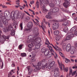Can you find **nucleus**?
Listing matches in <instances>:
<instances>
[{"label":"nucleus","instance_id":"nucleus-42","mask_svg":"<svg viewBox=\"0 0 77 77\" xmlns=\"http://www.w3.org/2000/svg\"><path fill=\"white\" fill-rule=\"evenodd\" d=\"M52 67H53L51 66L50 64L48 66V69H51V68H52Z\"/></svg>","mask_w":77,"mask_h":77},{"label":"nucleus","instance_id":"nucleus-24","mask_svg":"<svg viewBox=\"0 0 77 77\" xmlns=\"http://www.w3.org/2000/svg\"><path fill=\"white\" fill-rule=\"evenodd\" d=\"M34 42H35V44L39 43V41H38V38H36L34 41Z\"/></svg>","mask_w":77,"mask_h":77},{"label":"nucleus","instance_id":"nucleus-45","mask_svg":"<svg viewBox=\"0 0 77 77\" xmlns=\"http://www.w3.org/2000/svg\"><path fill=\"white\" fill-rule=\"evenodd\" d=\"M23 46V44H20L18 48L19 49H22V47Z\"/></svg>","mask_w":77,"mask_h":77},{"label":"nucleus","instance_id":"nucleus-26","mask_svg":"<svg viewBox=\"0 0 77 77\" xmlns=\"http://www.w3.org/2000/svg\"><path fill=\"white\" fill-rule=\"evenodd\" d=\"M49 5V6H50V7H51V8H53L54 7L55 5L54 3H50Z\"/></svg>","mask_w":77,"mask_h":77},{"label":"nucleus","instance_id":"nucleus-12","mask_svg":"<svg viewBox=\"0 0 77 77\" xmlns=\"http://www.w3.org/2000/svg\"><path fill=\"white\" fill-rule=\"evenodd\" d=\"M27 27L28 28H32L33 27V22L31 21L29 22L27 24Z\"/></svg>","mask_w":77,"mask_h":77},{"label":"nucleus","instance_id":"nucleus-40","mask_svg":"<svg viewBox=\"0 0 77 77\" xmlns=\"http://www.w3.org/2000/svg\"><path fill=\"white\" fill-rule=\"evenodd\" d=\"M36 69L37 70H39L41 69V67L39 66L36 65Z\"/></svg>","mask_w":77,"mask_h":77},{"label":"nucleus","instance_id":"nucleus-33","mask_svg":"<svg viewBox=\"0 0 77 77\" xmlns=\"http://www.w3.org/2000/svg\"><path fill=\"white\" fill-rule=\"evenodd\" d=\"M55 9V12L56 13H57V12H59V8L57 7H54Z\"/></svg>","mask_w":77,"mask_h":77},{"label":"nucleus","instance_id":"nucleus-60","mask_svg":"<svg viewBox=\"0 0 77 77\" xmlns=\"http://www.w3.org/2000/svg\"><path fill=\"white\" fill-rule=\"evenodd\" d=\"M77 68V66H73L72 67L73 69H76Z\"/></svg>","mask_w":77,"mask_h":77},{"label":"nucleus","instance_id":"nucleus-41","mask_svg":"<svg viewBox=\"0 0 77 77\" xmlns=\"http://www.w3.org/2000/svg\"><path fill=\"white\" fill-rule=\"evenodd\" d=\"M21 55L22 57H25V56H26V54L25 53H22L21 54Z\"/></svg>","mask_w":77,"mask_h":77},{"label":"nucleus","instance_id":"nucleus-14","mask_svg":"<svg viewBox=\"0 0 77 77\" xmlns=\"http://www.w3.org/2000/svg\"><path fill=\"white\" fill-rule=\"evenodd\" d=\"M62 36H63V35H62V34H59V35L57 36L56 38V40L57 41H59L62 38Z\"/></svg>","mask_w":77,"mask_h":77},{"label":"nucleus","instance_id":"nucleus-5","mask_svg":"<svg viewBox=\"0 0 77 77\" xmlns=\"http://www.w3.org/2000/svg\"><path fill=\"white\" fill-rule=\"evenodd\" d=\"M59 27V23L58 22L54 23L52 25V29L54 30H57Z\"/></svg>","mask_w":77,"mask_h":77},{"label":"nucleus","instance_id":"nucleus-48","mask_svg":"<svg viewBox=\"0 0 77 77\" xmlns=\"http://www.w3.org/2000/svg\"><path fill=\"white\" fill-rule=\"evenodd\" d=\"M70 36L71 37V38H72V37H74V34L70 32Z\"/></svg>","mask_w":77,"mask_h":77},{"label":"nucleus","instance_id":"nucleus-31","mask_svg":"<svg viewBox=\"0 0 77 77\" xmlns=\"http://www.w3.org/2000/svg\"><path fill=\"white\" fill-rule=\"evenodd\" d=\"M47 56V57L48 58H50L51 57V56H52V55L51 53H49L47 55H46Z\"/></svg>","mask_w":77,"mask_h":77},{"label":"nucleus","instance_id":"nucleus-56","mask_svg":"<svg viewBox=\"0 0 77 77\" xmlns=\"http://www.w3.org/2000/svg\"><path fill=\"white\" fill-rule=\"evenodd\" d=\"M72 16L73 17L75 18V13H73L72 14Z\"/></svg>","mask_w":77,"mask_h":77},{"label":"nucleus","instance_id":"nucleus-59","mask_svg":"<svg viewBox=\"0 0 77 77\" xmlns=\"http://www.w3.org/2000/svg\"><path fill=\"white\" fill-rule=\"evenodd\" d=\"M34 23L36 26H40V25H39L36 22H34Z\"/></svg>","mask_w":77,"mask_h":77},{"label":"nucleus","instance_id":"nucleus-9","mask_svg":"<svg viewBox=\"0 0 77 77\" xmlns=\"http://www.w3.org/2000/svg\"><path fill=\"white\" fill-rule=\"evenodd\" d=\"M74 46L71 47L70 51L71 54H74L75 53V51L74 49Z\"/></svg>","mask_w":77,"mask_h":77},{"label":"nucleus","instance_id":"nucleus-37","mask_svg":"<svg viewBox=\"0 0 77 77\" xmlns=\"http://www.w3.org/2000/svg\"><path fill=\"white\" fill-rule=\"evenodd\" d=\"M55 3L56 5H57V6H58V5H59V4H60V3L57 1V0H55Z\"/></svg>","mask_w":77,"mask_h":77},{"label":"nucleus","instance_id":"nucleus-62","mask_svg":"<svg viewBox=\"0 0 77 77\" xmlns=\"http://www.w3.org/2000/svg\"><path fill=\"white\" fill-rule=\"evenodd\" d=\"M55 70H56V71H57V72H58V71H59V68H56L55 69Z\"/></svg>","mask_w":77,"mask_h":77},{"label":"nucleus","instance_id":"nucleus-32","mask_svg":"<svg viewBox=\"0 0 77 77\" xmlns=\"http://www.w3.org/2000/svg\"><path fill=\"white\" fill-rule=\"evenodd\" d=\"M54 76L55 77H60V75H59V73L56 74L54 73Z\"/></svg>","mask_w":77,"mask_h":77},{"label":"nucleus","instance_id":"nucleus-20","mask_svg":"<svg viewBox=\"0 0 77 77\" xmlns=\"http://www.w3.org/2000/svg\"><path fill=\"white\" fill-rule=\"evenodd\" d=\"M76 27H73L70 29V32H74L76 30Z\"/></svg>","mask_w":77,"mask_h":77},{"label":"nucleus","instance_id":"nucleus-53","mask_svg":"<svg viewBox=\"0 0 77 77\" xmlns=\"http://www.w3.org/2000/svg\"><path fill=\"white\" fill-rule=\"evenodd\" d=\"M32 47H29V48L28 49V50L29 51V52H30V51H32Z\"/></svg>","mask_w":77,"mask_h":77},{"label":"nucleus","instance_id":"nucleus-25","mask_svg":"<svg viewBox=\"0 0 77 77\" xmlns=\"http://www.w3.org/2000/svg\"><path fill=\"white\" fill-rule=\"evenodd\" d=\"M54 35H58L59 33V31L58 30H56L54 32Z\"/></svg>","mask_w":77,"mask_h":77},{"label":"nucleus","instance_id":"nucleus-13","mask_svg":"<svg viewBox=\"0 0 77 77\" xmlns=\"http://www.w3.org/2000/svg\"><path fill=\"white\" fill-rule=\"evenodd\" d=\"M63 26H68L69 25V21H64L62 24Z\"/></svg>","mask_w":77,"mask_h":77},{"label":"nucleus","instance_id":"nucleus-2","mask_svg":"<svg viewBox=\"0 0 77 77\" xmlns=\"http://www.w3.org/2000/svg\"><path fill=\"white\" fill-rule=\"evenodd\" d=\"M22 16V13L16 10L15 11V13L13 14V15H11V18L12 20H14V19H17L18 18H21Z\"/></svg>","mask_w":77,"mask_h":77},{"label":"nucleus","instance_id":"nucleus-58","mask_svg":"<svg viewBox=\"0 0 77 77\" xmlns=\"http://www.w3.org/2000/svg\"><path fill=\"white\" fill-rule=\"evenodd\" d=\"M15 63H13L12 65H11V66L12 67H15Z\"/></svg>","mask_w":77,"mask_h":77},{"label":"nucleus","instance_id":"nucleus-34","mask_svg":"<svg viewBox=\"0 0 77 77\" xmlns=\"http://www.w3.org/2000/svg\"><path fill=\"white\" fill-rule=\"evenodd\" d=\"M3 31H4V32H5L6 33V32H8L9 31L8 30V28H4L3 29Z\"/></svg>","mask_w":77,"mask_h":77},{"label":"nucleus","instance_id":"nucleus-22","mask_svg":"<svg viewBox=\"0 0 77 77\" xmlns=\"http://www.w3.org/2000/svg\"><path fill=\"white\" fill-rule=\"evenodd\" d=\"M31 29L32 28H29L26 29H25V31H26V32H27L28 33H30V32L32 31Z\"/></svg>","mask_w":77,"mask_h":77},{"label":"nucleus","instance_id":"nucleus-15","mask_svg":"<svg viewBox=\"0 0 77 77\" xmlns=\"http://www.w3.org/2000/svg\"><path fill=\"white\" fill-rule=\"evenodd\" d=\"M45 17L46 18H48V19H53V17L51 16V15H50V13H48V14Z\"/></svg>","mask_w":77,"mask_h":77},{"label":"nucleus","instance_id":"nucleus-50","mask_svg":"<svg viewBox=\"0 0 77 77\" xmlns=\"http://www.w3.org/2000/svg\"><path fill=\"white\" fill-rule=\"evenodd\" d=\"M59 53L60 54V56H62V57H64V55L62 53V52H59Z\"/></svg>","mask_w":77,"mask_h":77},{"label":"nucleus","instance_id":"nucleus-8","mask_svg":"<svg viewBox=\"0 0 77 77\" xmlns=\"http://www.w3.org/2000/svg\"><path fill=\"white\" fill-rule=\"evenodd\" d=\"M40 1V5L41 8H45V1L44 0H39Z\"/></svg>","mask_w":77,"mask_h":77},{"label":"nucleus","instance_id":"nucleus-51","mask_svg":"<svg viewBox=\"0 0 77 77\" xmlns=\"http://www.w3.org/2000/svg\"><path fill=\"white\" fill-rule=\"evenodd\" d=\"M41 64H42L41 62H38L37 63V65H38L37 66H40Z\"/></svg>","mask_w":77,"mask_h":77},{"label":"nucleus","instance_id":"nucleus-19","mask_svg":"<svg viewBox=\"0 0 77 77\" xmlns=\"http://www.w3.org/2000/svg\"><path fill=\"white\" fill-rule=\"evenodd\" d=\"M41 45V44L40 43H38L37 44L35 45V48L36 49H38L40 48V46Z\"/></svg>","mask_w":77,"mask_h":77},{"label":"nucleus","instance_id":"nucleus-29","mask_svg":"<svg viewBox=\"0 0 77 77\" xmlns=\"http://www.w3.org/2000/svg\"><path fill=\"white\" fill-rule=\"evenodd\" d=\"M56 51H62V50L60 48H59L58 47L56 46V49H55Z\"/></svg>","mask_w":77,"mask_h":77},{"label":"nucleus","instance_id":"nucleus-10","mask_svg":"<svg viewBox=\"0 0 77 77\" xmlns=\"http://www.w3.org/2000/svg\"><path fill=\"white\" fill-rule=\"evenodd\" d=\"M71 44H68L67 45V46H66V50L67 52H69V50H71Z\"/></svg>","mask_w":77,"mask_h":77},{"label":"nucleus","instance_id":"nucleus-30","mask_svg":"<svg viewBox=\"0 0 77 77\" xmlns=\"http://www.w3.org/2000/svg\"><path fill=\"white\" fill-rule=\"evenodd\" d=\"M68 30V27H64L63 29V30L64 32H67Z\"/></svg>","mask_w":77,"mask_h":77},{"label":"nucleus","instance_id":"nucleus-54","mask_svg":"<svg viewBox=\"0 0 77 77\" xmlns=\"http://www.w3.org/2000/svg\"><path fill=\"white\" fill-rule=\"evenodd\" d=\"M50 21H51V22H56V20H50Z\"/></svg>","mask_w":77,"mask_h":77},{"label":"nucleus","instance_id":"nucleus-7","mask_svg":"<svg viewBox=\"0 0 77 77\" xmlns=\"http://www.w3.org/2000/svg\"><path fill=\"white\" fill-rule=\"evenodd\" d=\"M25 69H26V70H27V69H28L29 75H30V74H32V72L33 71V70L30 66H27L26 68Z\"/></svg>","mask_w":77,"mask_h":77},{"label":"nucleus","instance_id":"nucleus-6","mask_svg":"<svg viewBox=\"0 0 77 77\" xmlns=\"http://www.w3.org/2000/svg\"><path fill=\"white\" fill-rule=\"evenodd\" d=\"M65 2L63 4V5L66 8L67 7L71 5V3L69 2L70 0H64Z\"/></svg>","mask_w":77,"mask_h":77},{"label":"nucleus","instance_id":"nucleus-38","mask_svg":"<svg viewBox=\"0 0 77 77\" xmlns=\"http://www.w3.org/2000/svg\"><path fill=\"white\" fill-rule=\"evenodd\" d=\"M42 69H47V66H46V65H45L42 66Z\"/></svg>","mask_w":77,"mask_h":77},{"label":"nucleus","instance_id":"nucleus-17","mask_svg":"<svg viewBox=\"0 0 77 77\" xmlns=\"http://www.w3.org/2000/svg\"><path fill=\"white\" fill-rule=\"evenodd\" d=\"M4 14V15H5V14H6L7 16L11 15V14L10 13V12H9V11H5Z\"/></svg>","mask_w":77,"mask_h":77},{"label":"nucleus","instance_id":"nucleus-47","mask_svg":"<svg viewBox=\"0 0 77 77\" xmlns=\"http://www.w3.org/2000/svg\"><path fill=\"white\" fill-rule=\"evenodd\" d=\"M46 49H45V48H43L41 50V51L42 53H44L45 52V50H46Z\"/></svg>","mask_w":77,"mask_h":77},{"label":"nucleus","instance_id":"nucleus-16","mask_svg":"<svg viewBox=\"0 0 77 77\" xmlns=\"http://www.w3.org/2000/svg\"><path fill=\"white\" fill-rule=\"evenodd\" d=\"M70 35H71L70 32H69L67 33V35L66 37V40H69L71 39V37L70 36Z\"/></svg>","mask_w":77,"mask_h":77},{"label":"nucleus","instance_id":"nucleus-61","mask_svg":"<svg viewBox=\"0 0 77 77\" xmlns=\"http://www.w3.org/2000/svg\"><path fill=\"white\" fill-rule=\"evenodd\" d=\"M2 8H7V6H5V5H2Z\"/></svg>","mask_w":77,"mask_h":77},{"label":"nucleus","instance_id":"nucleus-57","mask_svg":"<svg viewBox=\"0 0 77 77\" xmlns=\"http://www.w3.org/2000/svg\"><path fill=\"white\" fill-rule=\"evenodd\" d=\"M76 72H77V71H74L72 73V75H75V74L76 73Z\"/></svg>","mask_w":77,"mask_h":77},{"label":"nucleus","instance_id":"nucleus-11","mask_svg":"<svg viewBox=\"0 0 77 77\" xmlns=\"http://www.w3.org/2000/svg\"><path fill=\"white\" fill-rule=\"evenodd\" d=\"M28 43H30L32 42V39L33 38V35H29L28 37Z\"/></svg>","mask_w":77,"mask_h":77},{"label":"nucleus","instance_id":"nucleus-64","mask_svg":"<svg viewBox=\"0 0 77 77\" xmlns=\"http://www.w3.org/2000/svg\"><path fill=\"white\" fill-rule=\"evenodd\" d=\"M75 35L76 36H77V30L75 32Z\"/></svg>","mask_w":77,"mask_h":77},{"label":"nucleus","instance_id":"nucleus-43","mask_svg":"<svg viewBox=\"0 0 77 77\" xmlns=\"http://www.w3.org/2000/svg\"><path fill=\"white\" fill-rule=\"evenodd\" d=\"M65 62L66 63H68V62H70V60H69L67 59V58H66V60H65Z\"/></svg>","mask_w":77,"mask_h":77},{"label":"nucleus","instance_id":"nucleus-18","mask_svg":"<svg viewBox=\"0 0 77 77\" xmlns=\"http://www.w3.org/2000/svg\"><path fill=\"white\" fill-rule=\"evenodd\" d=\"M49 52V50L48 49H45L44 52V54L45 56H47L48 55L49 53L48 52Z\"/></svg>","mask_w":77,"mask_h":77},{"label":"nucleus","instance_id":"nucleus-52","mask_svg":"<svg viewBox=\"0 0 77 77\" xmlns=\"http://www.w3.org/2000/svg\"><path fill=\"white\" fill-rule=\"evenodd\" d=\"M43 12L44 13L47 12V10L45 9V8H43Z\"/></svg>","mask_w":77,"mask_h":77},{"label":"nucleus","instance_id":"nucleus-28","mask_svg":"<svg viewBox=\"0 0 77 77\" xmlns=\"http://www.w3.org/2000/svg\"><path fill=\"white\" fill-rule=\"evenodd\" d=\"M15 30H13V31H11V33L10 34L12 36H14L15 35Z\"/></svg>","mask_w":77,"mask_h":77},{"label":"nucleus","instance_id":"nucleus-23","mask_svg":"<svg viewBox=\"0 0 77 77\" xmlns=\"http://www.w3.org/2000/svg\"><path fill=\"white\" fill-rule=\"evenodd\" d=\"M14 70H11V71L8 74V77H11V75H12V72H13Z\"/></svg>","mask_w":77,"mask_h":77},{"label":"nucleus","instance_id":"nucleus-21","mask_svg":"<svg viewBox=\"0 0 77 77\" xmlns=\"http://www.w3.org/2000/svg\"><path fill=\"white\" fill-rule=\"evenodd\" d=\"M8 31H13L14 30L13 29V27L12 26H9L8 28Z\"/></svg>","mask_w":77,"mask_h":77},{"label":"nucleus","instance_id":"nucleus-49","mask_svg":"<svg viewBox=\"0 0 77 77\" xmlns=\"http://www.w3.org/2000/svg\"><path fill=\"white\" fill-rule=\"evenodd\" d=\"M55 8H54L52 10L51 12L52 13H56Z\"/></svg>","mask_w":77,"mask_h":77},{"label":"nucleus","instance_id":"nucleus-35","mask_svg":"<svg viewBox=\"0 0 77 77\" xmlns=\"http://www.w3.org/2000/svg\"><path fill=\"white\" fill-rule=\"evenodd\" d=\"M36 61V59H35V58L34 57H32L31 59V62H35Z\"/></svg>","mask_w":77,"mask_h":77},{"label":"nucleus","instance_id":"nucleus-3","mask_svg":"<svg viewBox=\"0 0 77 77\" xmlns=\"http://www.w3.org/2000/svg\"><path fill=\"white\" fill-rule=\"evenodd\" d=\"M9 38V36H6L4 35L1 36V34H0V42L2 44H4L5 41H8Z\"/></svg>","mask_w":77,"mask_h":77},{"label":"nucleus","instance_id":"nucleus-36","mask_svg":"<svg viewBox=\"0 0 77 77\" xmlns=\"http://www.w3.org/2000/svg\"><path fill=\"white\" fill-rule=\"evenodd\" d=\"M45 2V3L46 5H48L49 4V1L48 0H44Z\"/></svg>","mask_w":77,"mask_h":77},{"label":"nucleus","instance_id":"nucleus-27","mask_svg":"<svg viewBox=\"0 0 77 77\" xmlns=\"http://www.w3.org/2000/svg\"><path fill=\"white\" fill-rule=\"evenodd\" d=\"M35 5L36 7L38 9L39 6V2H38V1H37V2H36V3L35 4Z\"/></svg>","mask_w":77,"mask_h":77},{"label":"nucleus","instance_id":"nucleus-1","mask_svg":"<svg viewBox=\"0 0 77 77\" xmlns=\"http://www.w3.org/2000/svg\"><path fill=\"white\" fill-rule=\"evenodd\" d=\"M11 19V15L7 16V19L4 16H2V15H0V20L2 21V23L5 26H6L8 24V21H9Z\"/></svg>","mask_w":77,"mask_h":77},{"label":"nucleus","instance_id":"nucleus-55","mask_svg":"<svg viewBox=\"0 0 77 77\" xmlns=\"http://www.w3.org/2000/svg\"><path fill=\"white\" fill-rule=\"evenodd\" d=\"M46 41L47 43H48V44H49L50 45H51V44L50 43V42H49V41H48V39H46Z\"/></svg>","mask_w":77,"mask_h":77},{"label":"nucleus","instance_id":"nucleus-39","mask_svg":"<svg viewBox=\"0 0 77 77\" xmlns=\"http://www.w3.org/2000/svg\"><path fill=\"white\" fill-rule=\"evenodd\" d=\"M54 64H55V62H54V61H52L51 63H50L51 66L52 67L54 65Z\"/></svg>","mask_w":77,"mask_h":77},{"label":"nucleus","instance_id":"nucleus-4","mask_svg":"<svg viewBox=\"0 0 77 77\" xmlns=\"http://www.w3.org/2000/svg\"><path fill=\"white\" fill-rule=\"evenodd\" d=\"M38 30L39 29H38V28L34 27L32 31V36H38V35H39V33L38 32Z\"/></svg>","mask_w":77,"mask_h":77},{"label":"nucleus","instance_id":"nucleus-44","mask_svg":"<svg viewBox=\"0 0 77 77\" xmlns=\"http://www.w3.org/2000/svg\"><path fill=\"white\" fill-rule=\"evenodd\" d=\"M69 76H70L71 74H72V69H69Z\"/></svg>","mask_w":77,"mask_h":77},{"label":"nucleus","instance_id":"nucleus-63","mask_svg":"<svg viewBox=\"0 0 77 77\" xmlns=\"http://www.w3.org/2000/svg\"><path fill=\"white\" fill-rule=\"evenodd\" d=\"M75 45L76 47H77V43L75 42Z\"/></svg>","mask_w":77,"mask_h":77},{"label":"nucleus","instance_id":"nucleus-46","mask_svg":"<svg viewBox=\"0 0 77 77\" xmlns=\"http://www.w3.org/2000/svg\"><path fill=\"white\" fill-rule=\"evenodd\" d=\"M20 27L21 30H23V22L20 24Z\"/></svg>","mask_w":77,"mask_h":77}]
</instances>
